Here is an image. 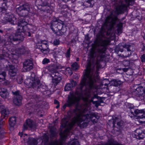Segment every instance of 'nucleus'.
Segmentation results:
<instances>
[{"instance_id": "nucleus-1", "label": "nucleus", "mask_w": 145, "mask_h": 145, "mask_svg": "<svg viewBox=\"0 0 145 145\" xmlns=\"http://www.w3.org/2000/svg\"><path fill=\"white\" fill-rule=\"evenodd\" d=\"M98 74L97 71H95L94 68H91L90 63H88L86 67V76L82 80L80 84L77 87L74 94H72L69 97L67 103L63 106L65 109L67 106H70L78 103L81 97H83L84 100L88 101V99L91 96L90 90L86 89L83 91L82 89L84 86L86 89L88 86L91 89L94 87V83L98 78Z\"/></svg>"}, {"instance_id": "nucleus-2", "label": "nucleus", "mask_w": 145, "mask_h": 145, "mask_svg": "<svg viewBox=\"0 0 145 145\" xmlns=\"http://www.w3.org/2000/svg\"><path fill=\"white\" fill-rule=\"evenodd\" d=\"M111 29L108 30L106 32L102 28L99 33V37L101 38L98 44V46L96 51L92 50L90 53V57L91 58L96 59L98 61L101 60L104 57L105 52L106 50V46L109 44L110 41L108 39H102V38H105V33L107 36L110 34Z\"/></svg>"}, {"instance_id": "nucleus-3", "label": "nucleus", "mask_w": 145, "mask_h": 145, "mask_svg": "<svg viewBox=\"0 0 145 145\" xmlns=\"http://www.w3.org/2000/svg\"><path fill=\"white\" fill-rule=\"evenodd\" d=\"M27 22L24 19L20 18L19 19L18 23V28L15 33L10 35L8 37V41L11 43L17 41L18 40H22L24 38V35L26 34L29 37L31 36L29 32H26L25 28V26L27 24Z\"/></svg>"}, {"instance_id": "nucleus-4", "label": "nucleus", "mask_w": 145, "mask_h": 145, "mask_svg": "<svg viewBox=\"0 0 145 145\" xmlns=\"http://www.w3.org/2000/svg\"><path fill=\"white\" fill-rule=\"evenodd\" d=\"M113 4L116 7L117 10L120 13L123 12L127 10L128 6L132 5L133 4V0H112Z\"/></svg>"}, {"instance_id": "nucleus-5", "label": "nucleus", "mask_w": 145, "mask_h": 145, "mask_svg": "<svg viewBox=\"0 0 145 145\" xmlns=\"http://www.w3.org/2000/svg\"><path fill=\"white\" fill-rule=\"evenodd\" d=\"M25 84L28 88H32L35 90H38L41 92L45 91V86L42 85L38 79L31 80L30 79H26L25 80Z\"/></svg>"}, {"instance_id": "nucleus-6", "label": "nucleus", "mask_w": 145, "mask_h": 145, "mask_svg": "<svg viewBox=\"0 0 145 145\" xmlns=\"http://www.w3.org/2000/svg\"><path fill=\"white\" fill-rule=\"evenodd\" d=\"M66 27L64 22L57 18L54 19L51 22L50 27L54 31H61L64 33L66 30Z\"/></svg>"}, {"instance_id": "nucleus-7", "label": "nucleus", "mask_w": 145, "mask_h": 145, "mask_svg": "<svg viewBox=\"0 0 145 145\" xmlns=\"http://www.w3.org/2000/svg\"><path fill=\"white\" fill-rule=\"evenodd\" d=\"M121 46L123 48H120L119 49V51L122 52L121 54V56L124 58L129 57L133 53L130 49L131 46L126 43H123Z\"/></svg>"}, {"instance_id": "nucleus-8", "label": "nucleus", "mask_w": 145, "mask_h": 145, "mask_svg": "<svg viewBox=\"0 0 145 145\" xmlns=\"http://www.w3.org/2000/svg\"><path fill=\"white\" fill-rule=\"evenodd\" d=\"M133 94L136 97L139 101L144 99L145 95V88L142 86H138L133 93Z\"/></svg>"}, {"instance_id": "nucleus-9", "label": "nucleus", "mask_w": 145, "mask_h": 145, "mask_svg": "<svg viewBox=\"0 0 145 145\" xmlns=\"http://www.w3.org/2000/svg\"><path fill=\"white\" fill-rule=\"evenodd\" d=\"M29 8L30 7L28 5L24 4L18 8L16 11L19 15L24 17L28 14Z\"/></svg>"}, {"instance_id": "nucleus-10", "label": "nucleus", "mask_w": 145, "mask_h": 145, "mask_svg": "<svg viewBox=\"0 0 145 145\" xmlns=\"http://www.w3.org/2000/svg\"><path fill=\"white\" fill-rule=\"evenodd\" d=\"M37 48L44 54L48 53L50 51L48 42L45 40H42L37 46Z\"/></svg>"}, {"instance_id": "nucleus-11", "label": "nucleus", "mask_w": 145, "mask_h": 145, "mask_svg": "<svg viewBox=\"0 0 145 145\" xmlns=\"http://www.w3.org/2000/svg\"><path fill=\"white\" fill-rule=\"evenodd\" d=\"M4 17V21L6 22H9L12 25L16 24L17 23L18 19L13 14H10L8 15L5 12Z\"/></svg>"}, {"instance_id": "nucleus-12", "label": "nucleus", "mask_w": 145, "mask_h": 145, "mask_svg": "<svg viewBox=\"0 0 145 145\" xmlns=\"http://www.w3.org/2000/svg\"><path fill=\"white\" fill-rule=\"evenodd\" d=\"M51 76L52 78V82L54 84L57 85L60 82L62 79V75L57 72H54Z\"/></svg>"}, {"instance_id": "nucleus-13", "label": "nucleus", "mask_w": 145, "mask_h": 145, "mask_svg": "<svg viewBox=\"0 0 145 145\" xmlns=\"http://www.w3.org/2000/svg\"><path fill=\"white\" fill-rule=\"evenodd\" d=\"M6 70L8 71V74L11 77L16 76L18 71L17 68L14 65L9 64L7 65Z\"/></svg>"}, {"instance_id": "nucleus-14", "label": "nucleus", "mask_w": 145, "mask_h": 145, "mask_svg": "<svg viewBox=\"0 0 145 145\" xmlns=\"http://www.w3.org/2000/svg\"><path fill=\"white\" fill-rule=\"evenodd\" d=\"M23 126L24 130L27 129L29 127L33 130L35 129L36 128L35 123L32 120L29 119L27 120Z\"/></svg>"}, {"instance_id": "nucleus-15", "label": "nucleus", "mask_w": 145, "mask_h": 145, "mask_svg": "<svg viewBox=\"0 0 145 145\" xmlns=\"http://www.w3.org/2000/svg\"><path fill=\"white\" fill-rule=\"evenodd\" d=\"M33 65L32 60L29 59L25 60L23 63L24 71L25 72L29 71L33 68Z\"/></svg>"}, {"instance_id": "nucleus-16", "label": "nucleus", "mask_w": 145, "mask_h": 145, "mask_svg": "<svg viewBox=\"0 0 145 145\" xmlns=\"http://www.w3.org/2000/svg\"><path fill=\"white\" fill-rule=\"evenodd\" d=\"M7 6L6 3L4 0L0 1V12H2L3 14L6 12Z\"/></svg>"}, {"instance_id": "nucleus-17", "label": "nucleus", "mask_w": 145, "mask_h": 145, "mask_svg": "<svg viewBox=\"0 0 145 145\" xmlns=\"http://www.w3.org/2000/svg\"><path fill=\"white\" fill-rule=\"evenodd\" d=\"M76 83L74 80H72L70 83L67 84L64 88V90L65 91H68L71 90L72 88L75 86Z\"/></svg>"}, {"instance_id": "nucleus-18", "label": "nucleus", "mask_w": 145, "mask_h": 145, "mask_svg": "<svg viewBox=\"0 0 145 145\" xmlns=\"http://www.w3.org/2000/svg\"><path fill=\"white\" fill-rule=\"evenodd\" d=\"M113 124L114 126V124H117V125L119 126H121L123 125V122L117 116H114L113 117Z\"/></svg>"}, {"instance_id": "nucleus-19", "label": "nucleus", "mask_w": 145, "mask_h": 145, "mask_svg": "<svg viewBox=\"0 0 145 145\" xmlns=\"http://www.w3.org/2000/svg\"><path fill=\"white\" fill-rule=\"evenodd\" d=\"M136 116H137L138 119L142 118L144 117V111L143 110H139L137 109L134 110Z\"/></svg>"}, {"instance_id": "nucleus-20", "label": "nucleus", "mask_w": 145, "mask_h": 145, "mask_svg": "<svg viewBox=\"0 0 145 145\" xmlns=\"http://www.w3.org/2000/svg\"><path fill=\"white\" fill-rule=\"evenodd\" d=\"M17 52L18 54H23L24 53H28L29 50L28 48L24 46H21L17 49Z\"/></svg>"}, {"instance_id": "nucleus-21", "label": "nucleus", "mask_w": 145, "mask_h": 145, "mask_svg": "<svg viewBox=\"0 0 145 145\" xmlns=\"http://www.w3.org/2000/svg\"><path fill=\"white\" fill-rule=\"evenodd\" d=\"M0 95L3 98H6L8 97L9 93L6 89L3 88L0 91Z\"/></svg>"}, {"instance_id": "nucleus-22", "label": "nucleus", "mask_w": 145, "mask_h": 145, "mask_svg": "<svg viewBox=\"0 0 145 145\" xmlns=\"http://www.w3.org/2000/svg\"><path fill=\"white\" fill-rule=\"evenodd\" d=\"M19 97H15L13 100V102L15 105L19 106L22 103V96H19Z\"/></svg>"}, {"instance_id": "nucleus-23", "label": "nucleus", "mask_w": 145, "mask_h": 145, "mask_svg": "<svg viewBox=\"0 0 145 145\" xmlns=\"http://www.w3.org/2000/svg\"><path fill=\"white\" fill-rule=\"evenodd\" d=\"M35 3L37 5L42 7L46 6L48 4L47 1L45 0H36Z\"/></svg>"}, {"instance_id": "nucleus-24", "label": "nucleus", "mask_w": 145, "mask_h": 145, "mask_svg": "<svg viewBox=\"0 0 145 145\" xmlns=\"http://www.w3.org/2000/svg\"><path fill=\"white\" fill-rule=\"evenodd\" d=\"M136 135H137L138 138L139 139L143 138L145 136V134L140 129H137L135 131Z\"/></svg>"}, {"instance_id": "nucleus-25", "label": "nucleus", "mask_w": 145, "mask_h": 145, "mask_svg": "<svg viewBox=\"0 0 145 145\" xmlns=\"http://www.w3.org/2000/svg\"><path fill=\"white\" fill-rule=\"evenodd\" d=\"M16 120V118L15 116H12L10 118L9 123L11 129L12 128V129H13V127L15 124Z\"/></svg>"}, {"instance_id": "nucleus-26", "label": "nucleus", "mask_w": 145, "mask_h": 145, "mask_svg": "<svg viewBox=\"0 0 145 145\" xmlns=\"http://www.w3.org/2000/svg\"><path fill=\"white\" fill-rule=\"evenodd\" d=\"M9 54L5 51L4 50H0V59H5L7 57H9Z\"/></svg>"}, {"instance_id": "nucleus-27", "label": "nucleus", "mask_w": 145, "mask_h": 145, "mask_svg": "<svg viewBox=\"0 0 145 145\" xmlns=\"http://www.w3.org/2000/svg\"><path fill=\"white\" fill-rule=\"evenodd\" d=\"M94 4V1L93 0H88L84 3V5L87 7H93Z\"/></svg>"}, {"instance_id": "nucleus-28", "label": "nucleus", "mask_w": 145, "mask_h": 145, "mask_svg": "<svg viewBox=\"0 0 145 145\" xmlns=\"http://www.w3.org/2000/svg\"><path fill=\"white\" fill-rule=\"evenodd\" d=\"M27 143L28 145H36L37 144V141L32 138H29L27 141Z\"/></svg>"}, {"instance_id": "nucleus-29", "label": "nucleus", "mask_w": 145, "mask_h": 145, "mask_svg": "<svg viewBox=\"0 0 145 145\" xmlns=\"http://www.w3.org/2000/svg\"><path fill=\"white\" fill-rule=\"evenodd\" d=\"M100 145H121L116 141H111L108 142L103 143Z\"/></svg>"}, {"instance_id": "nucleus-30", "label": "nucleus", "mask_w": 145, "mask_h": 145, "mask_svg": "<svg viewBox=\"0 0 145 145\" xmlns=\"http://www.w3.org/2000/svg\"><path fill=\"white\" fill-rule=\"evenodd\" d=\"M41 11H43L44 12H46L47 13L49 12L50 10V8L49 5V4L48 3L47 5L43 7H42L40 9Z\"/></svg>"}, {"instance_id": "nucleus-31", "label": "nucleus", "mask_w": 145, "mask_h": 145, "mask_svg": "<svg viewBox=\"0 0 145 145\" xmlns=\"http://www.w3.org/2000/svg\"><path fill=\"white\" fill-rule=\"evenodd\" d=\"M122 83L121 81H118L116 80H114L111 82V84L113 86L116 87L120 85Z\"/></svg>"}, {"instance_id": "nucleus-32", "label": "nucleus", "mask_w": 145, "mask_h": 145, "mask_svg": "<svg viewBox=\"0 0 145 145\" xmlns=\"http://www.w3.org/2000/svg\"><path fill=\"white\" fill-rule=\"evenodd\" d=\"M56 129L54 127H52L50 129V136L51 138L54 137L56 135Z\"/></svg>"}, {"instance_id": "nucleus-33", "label": "nucleus", "mask_w": 145, "mask_h": 145, "mask_svg": "<svg viewBox=\"0 0 145 145\" xmlns=\"http://www.w3.org/2000/svg\"><path fill=\"white\" fill-rule=\"evenodd\" d=\"M56 64L54 63L50 65L48 67V70L50 71H54L56 68Z\"/></svg>"}, {"instance_id": "nucleus-34", "label": "nucleus", "mask_w": 145, "mask_h": 145, "mask_svg": "<svg viewBox=\"0 0 145 145\" xmlns=\"http://www.w3.org/2000/svg\"><path fill=\"white\" fill-rule=\"evenodd\" d=\"M118 28L117 29V34H119L122 32V24L121 23H120L117 25Z\"/></svg>"}, {"instance_id": "nucleus-35", "label": "nucleus", "mask_w": 145, "mask_h": 145, "mask_svg": "<svg viewBox=\"0 0 145 145\" xmlns=\"http://www.w3.org/2000/svg\"><path fill=\"white\" fill-rule=\"evenodd\" d=\"M71 48L70 47H69V49L67 50V52L65 53V56L67 59L69 60L71 56Z\"/></svg>"}, {"instance_id": "nucleus-36", "label": "nucleus", "mask_w": 145, "mask_h": 145, "mask_svg": "<svg viewBox=\"0 0 145 145\" xmlns=\"http://www.w3.org/2000/svg\"><path fill=\"white\" fill-rule=\"evenodd\" d=\"M71 67L73 70L75 71L78 69L79 67V65L77 63L75 62L72 65Z\"/></svg>"}, {"instance_id": "nucleus-37", "label": "nucleus", "mask_w": 145, "mask_h": 145, "mask_svg": "<svg viewBox=\"0 0 145 145\" xmlns=\"http://www.w3.org/2000/svg\"><path fill=\"white\" fill-rule=\"evenodd\" d=\"M95 97L94 96L93 97V98H92L90 100V102H92V103L93 104L95 105V106L96 107H97L100 104L99 103L98 101H93V99Z\"/></svg>"}, {"instance_id": "nucleus-38", "label": "nucleus", "mask_w": 145, "mask_h": 145, "mask_svg": "<svg viewBox=\"0 0 145 145\" xmlns=\"http://www.w3.org/2000/svg\"><path fill=\"white\" fill-rule=\"evenodd\" d=\"M12 93L15 97H19V96H22L21 92L19 91H16L14 92L12 91Z\"/></svg>"}, {"instance_id": "nucleus-39", "label": "nucleus", "mask_w": 145, "mask_h": 145, "mask_svg": "<svg viewBox=\"0 0 145 145\" xmlns=\"http://www.w3.org/2000/svg\"><path fill=\"white\" fill-rule=\"evenodd\" d=\"M16 80L19 84H21L23 81L22 77L20 76H18L17 77Z\"/></svg>"}, {"instance_id": "nucleus-40", "label": "nucleus", "mask_w": 145, "mask_h": 145, "mask_svg": "<svg viewBox=\"0 0 145 145\" xmlns=\"http://www.w3.org/2000/svg\"><path fill=\"white\" fill-rule=\"evenodd\" d=\"M67 145H69L68 144ZM70 145H80L79 142L76 140H75L72 141L71 142Z\"/></svg>"}, {"instance_id": "nucleus-41", "label": "nucleus", "mask_w": 145, "mask_h": 145, "mask_svg": "<svg viewBox=\"0 0 145 145\" xmlns=\"http://www.w3.org/2000/svg\"><path fill=\"white\" fill-rule=\"evenodd\" d=\"M133 57L132 58V61L133 62H134L135 61H136L138 59V57L137 54L134 53H133Z\"/></svg>"}, {"instance_id": "nucleus-42", "label": "nucleus", "mask_w": 145, "mask_h": 145, "mask_svg": "<svg viewBox=\"0 0 145 145\" xmlns=\"http://www.w3.org/2000/svg\"><path fill=\"white\" fill-rule=\"evenodd\" d=\"M130 61L126 60H124L123 62V65L125 66L128 67L130 65Z\"/></svg>"}, {"instance_id": "nucleus-43", "label": "nucleus", "mask_w": 145, "mask_h": 145, "mask_svg": "<svg viewBox=\"0 0 145 145\" xmlns=\"http://www.w3.org/2000/svg\"><path fill=\"white\" fill-rule=\"evenodd\" d=\"M50 62V61L49 59L46 58H45L43 59L42 63L43 64H46Z\"/></svg>"}, {"instance_id": "nucleus-44", "label": "nucleus", "mask_w": 145, "mask_h": 145, "mask_svg": "<svg viewBox=\"0 0 145 145\" xmlns=\"http://www.w3.org/2000/svg\"><path fill=\"white\" fill-rule=\"evenodd\" d=\"M59 44V40L58 39H56L54 40L53 44L55 45H58Z\"/></svg>"}, {"instance_id": "nucleus-45", "label": "nucleus", "mask_w": 145, "mask_h": 145, "mask_svg": "<svg viewBox=\"0 0 145 145\" xmlns=\"http://www.w3.org/2000/svg\"><path fill=\"white\" fill-rule=\"evenodd\" d=\"M140 59L141 61L142 62H145V54H143L142 55L140 56Z\"/></svg>"}, {"instance_id": "nucleus-46", "label": "nucleus", "mask_w": 145, "mask_h": 145, "mask_svg": "<svg viewBox=\"0 0 145 145\" xmlns=\"http://www.w3.org/2000/svg\"><path fill=\"white\" fill-rule=\"evenodd\" d=\"M0 74L1 76H3V74H5V75H4L5 76V77L6 76V72L5 71H2L0 69ZM1 77H2V76H0Z\"/></svg>"}, {"instance_id": "nucleus-47", "label": "nucleus", "mask_w": 145, "mask_h": 145, "mask_svg": "<svg viewBox=\"0 0 145 145\" xmlns=\"http://www.w3.org/2000/svg\"><path fill=\"white\" fill-rule=\"evenodd\" d=\"M106 21L107 22H110L112 21L111 18L110 16H108L106 19Z\"/></svg>"}, {"instance_id": "nucleus-48", "label": "nucleus", "mask_w": 145, "mask_h": 145, "mask_svg": "<svg viewBox=\"0 0 145 145\" xmlns=\"http://www.w3.org/2000/svg\"><path fill=\"white\" fill-rule=\"evenodd\" d=\"M68 69L69 70H67V71H68V73L70 75H72V71L69 68H68Z\"/></svg>"}, {"instance_id": "nucleus-49", "label": "nucleus", "mask_w": 145, "mask_h": 145, "mask_svg": "<svg viewBox=\"0 0 145 145\" xmlns=\"http://www.w3.org/2000/svg\"><path fill=\"white\" fill-rule=\"evenodd\" d=\"M54 103L55 104H59V102L57 101V100L55 99L54 100Z\"/></svg>"}, {"instance_id": "nucleus-50", "label": "nucleus", "mask_w": 145, "mask_h": 145, "mask_svg": "<svg viewBox=\"0 0 145 145\" xmlns=\"http://www.w3.org/2000/svg\"><path fill=\"white\" fill-rule=\"evenodd\" d=\"M123 70L124 72H127V71L128 69L127 68H123Z\"/></svg>"}, {"instance_id": "nucleus-51", "label": "nucleus", "mask_w": 145, "mask_h": 145, "mask_svg": "<svg viewBox=\"0 0 145 145\" xmlns=\"http://www.w3.org/2000/svg\"><path fill=\"white\" fill-rule=\"evenodd\" d=\"M36 97L35 98V100H37V99H39V96H36Z\"/></svg>"}, {"instance_id": "nucleus-52", "label": "nucleus", "mask_w": 145, "mask_h": 145, "mask_svg": "<svg viewBox=\"0 0 145 145\" xmlns=\"http://www.w3.org/2000/svg\"><path fill=\"white\" fill-rule=\"evenodd\" d=\"M133 106H128V108L129 109H131L133 108Z\"/></svg>"}, {"instance_id": "nucleus-53", "label": "nucleus", "mask_w": 145, "mask_h": 145, "mask_svg": "<svg viewBox=\"0 0 145 145\" xmlns=\"http://www.w3.org/2000/svg\"><path fill=\"white\" fill-rule=\"evenodd\" d=\"M59 107V104H57V106H56V108H58Z\"/></svg>"}, {"instance_id": "nucleus-54", "label": "nucleus", "mask_w": 145, "mask_h": 145, "mask_svg": "<svg viewBox=\"0 0 145 145\" xmlns=\"http://www.w3.org/2000/svg\"><path fill=\"white\" fill-rule=\"evenodd\" d=\"M19 135L21 137H22V133H19Z\"/></svg>"}, {"instance_id": "nucleus-55", "label": "nucleus", "mask_w": 145, "mask_h": 145, "mask_svg": "<svg viewBox=\"0 0 145 145\" xmlns=\"http://www.w3.org/2000/svg\"><path fill=\"white\" fill-rule=\"evenodd\" d=\"M76 60L77 61H78L79 60V58L78 57H77L76 59Z\"/></svg>"}, {"instance_id": "nucleus-56", "label": "nucleus", "mask_w": 145, "mask_h": 145, "mask_svg": "<svg viewBox=\"0 0 145 145\" xmlns=\"http://www.w3.org/2000/svg\"><path fill=\"white\" fill-rule=\"evenodd\" d=\"M0 33H3V31L0 29Z\"/></svg>"}, {"instance_id": "nucleus-57", "label": "nucleus", "mask_w": 145, "mask_h": 145, "mask_svg": "<svg viewBox=\"0 0 145 145\" xmlns=\"http://www.w3.org/2000/svg\"><path fill=\"white\" fill-rule=\"evenodd\" d=\"M93 120V122H95V123L96 122V121H95V119H94V120Z\"/></svg>"}, {"instance_id": "nucleus-58", "label": "nucleus", "mask_w": 145, "mask_h": 145, "mask_svg": "<svg viewBox=\"0 0 145 145\" xmlns=\"http://www.w3.org/2000/svg\"><path fill=\"white\" fill-rule=\"evenodd\" d=\"M144 48H145L144 46H143V48H142V49H143V50H144Z\"/></svg>"}, {"instance_id": "nucleus-59", "label": "nucleus", "mask_w": 145, "mask_h": 145, "mask_svg": "<svg viewBox=\"0 0 145 145\" xmlns=\"http://www.w3.org/2000/svg\"><path fill=\"white\" fill-rule=\"evenodd\" d=\"M144 38L145 40V35H144Z\"/></svg>"}, {"instance_id": "nucleus-60", "label": "nucleus", "mask_w": 145, "mask_h": 145, "mask_svg": "<svg viewBox=\"0 0 145 145\" xmlns=\"http://www.w3.org/2000/svg\"><path fill=\"white\" fill-rule=\"evenodd\" d=\"M131 114H133V112L132 111H131Z\"/></svg>"}, {"instance_id": "nucleus-61", "label": "nucleus", "mask_w": 145, "mask_h": 145, "mask_svg": "<svg viewBox=\"0 0 145 145\" xmlns=\"http://www.w3.org/2000/svg\"><path fill=\"white\" fill-rule=\"evenodd\" d=\"M0 145H2L1 143V142H0Z\"/></svg>"}]
</instances>
